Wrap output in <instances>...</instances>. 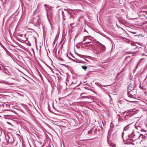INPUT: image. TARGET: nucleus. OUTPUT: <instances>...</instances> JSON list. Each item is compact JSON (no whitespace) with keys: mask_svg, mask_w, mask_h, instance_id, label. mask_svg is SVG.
<instances>
[{"mask_svg":"<svg viewBox=\"0 0 147 147\" xmlns=\"http://www.w3.org/2000/svg\"><path fill=\"white\" fill-rule=\"evenodd\" d=\"M6 139L9 143L11 144L14 146L17 145V142L14 140L13 136L11 134H9L6 136Z\"/></svg>","mask_w":147,"mask_h":147,"instance_id":"1","label":"nucleus"},{"mask_svg":"<svg viewBox=\"0 0 147 147\" xmlns=\"http://www.w3.org/2000/svg\"><path fill=\"white\" fill-rule=\"evenodd\" d=\"M127 94L129 97L135 98V96H134L136 95V89L133 90H131V91H128Z\"/></svg>","mask_w":147,"mask_h":147,"instance_id":"2","label":"nucleus"},{"mask_svg":"<svg viewBox=\"0 0 147 147\" xmlns=\"http://www.w3.org/2000/svg\"><path fill=\"white\" fill-rule=\"evenodd\" d=\"M133 130H132L131 131V133H129L128 135V138L129 139L133 141L134 140L133 138L135 136V134L133 132Z\"/></svg>","mask_w":147,"mask_h":147,"instance_id":"3","label":"nucleus"},{"mask_svg":"<svg viewBox=\"0 0 147 147\" xmlns=\"http://www.w3.org/2000/svg\"><path fill=\"white\" fill-rule=\"evenodd\" d=\"M134 88V86L131 84H129L128 88V91H131L133 90H135L136 89H135Z\"/></svg>","mask_w":147,"mask_h":147,"instance_id":"4","label":"nucleus"},{"mask_svg":"<svg viewBox=\"0 0 147 147\" xmlns=\"http://www.w3.org/2000/svg\"><path fill=\"white\" fill-rule=\"evenodd\" d=\"M85 94L82 93L80 94V95L81 96V98H91V96H86L85 95H85Z\"/></svg>","mask_w":147,"mask_h":147,"instance_id":"5","label":"nucleus"},{"mask_svg":"<svg viewBox=\"0 0 147 147\" xmlns=\"http://www.w3.org/2000/svg\"><path fill=\"white\" fill-rule=\"evenodd\" d=\"M132 130V129L128 127V125H127L124 127L123 129V131H127L128 132H129V131H131Z\"/></svg>","mask_w":147,"mask_h":147,"instance_id":"6","label":"nucleus"},{"mask_svg":"<svg viewBox=\"0 0 147 147\" xmlns=\"http://www.w3.org/2000/svg\"><path fill=\"white\" fill-rule=\"evenodd\" d=\"M124 39H125L126 40V41H125V42H127V43H130L131 45H132L133 46H136V44L135 43H134L132 42L131 41H129V40L127 39H126V38H125Z\"/></svg>","mask_w":147,"mask_h":147,"instance_id":"7","label":"nucleus"},{"mask_svg":"<svg viewBox=\"0 0 147 147\" xmlns=\"http://www.w3.org/2000/svg\"><path fill=\"white\" fill-rule=\"evenodd\" d=\"M98 43L100 45L99 46V47L103 50H105L106 49V47L105 46L100 43L99 42H98Z\"/></svg>","mask_w":147,"mask_h":147,"instance_id":"8","label":"nucleus"},{"mask_svg":"<svg viewBox=\"0 0 147 147\" xmlns=\"http://www.w3.org/2000/svg\"><path fill=\"white\" fill-rule=\"evenodd\" d=\"M86 38V37H84V40H83L82 42H81V43L83 42L84 41L86 42L84 43V44L86 43H90L91 42L89 40H88L87 38Z\"/></svg>","mask_w":147,"mask_h":147,"instance_id":"9","label":"nucleus"},{"mask_svg":"<svg viewBox=\"0 0 147 147\" xmlns=\"http://www.w3.org/2000/svg\"><path fill=\"white\" fill-rule=\"evenodd\" d=\"M17 38H17V39L18 40L20 41L21 42H23V43L25 42L27 40V39L26 38L25 40H23V39H20L18 37H17Z\"/></svg>","mask_w":147,"mask_h":147,"instance_id":"10","label":"nucleus"},{"mask_svg":"<svg viewBox=\"0 0 147 147\" xmlns=\"http://www.w3.org/2000/svg\"><path fill=\"white\" fill-rule=\"evenodd\" d=\"M135 140H136V139H134V141H132L131 143V144L133 145H136V144H137V142L136 143V142H135Z\"/></svg>","mask_w":147,"mask_h":147,"instance_id":"11","label":"nucleus"},{"mask_svg":"<svg viewBox=\"0 0 147 147\" xmlns=\"http://www.w3.org/2000/svg\"><path fill=\"white\" fill-rule=\"evenodd\" d=\"M44 6L45 7L49 9H51L52 8V7L51 6H49V5L47 4H45Z\"/></svg>","mask_w":147,"mask_h":147,"instance_id":"12","label":"nucleus"},{"mask_svg":"<svg viewBox=\"0 0 147 147\" xmlns=\"http://www.w3.org/2000/svg\"><path fill=\"white\" fill-rule=\"evenodd\" d=\"M82 68L85 70H86L87 69V67L86 66H82Z\"/></svg>","mask_w":147,"mask_h":147,"instance_id":"13","label":"nucleus"},{"mask_svg":"<svg viewBox=\"0 0 147 147\" xmlns=\"http://www.w3.org/2000/svg\"><path fill=\"white\" fill-rule=\"evenodd\" d=\"M72 60L74 61V62H76V63H78L79 60L77 59H75L74 60L72 59Z\"/></svg>","mask_w":147,"mask_h":147,"instance_id":"14","label":"nucleus"},{"mask_svg":"<svg viewBox=\"0 0 147 147\" xmlns=\"http://www.w3.org/2000/svg\"><path fill=\"white\" fill-rule=\"evenodd\" d=\"M139 88L141 89H142V90H143L144 89V88H143L141 86V84H140V85H139Z\"/></svg>","mask_w":147,"mask_h":147,"instance_id":"15","label":"nucleus"},{"mask_svg":"<svg viewBox=\"0 0 147 147\" xmlns=\"http://www.w3.org/2000/svg\"><path fill=\"white\" fill-rule=\"evenodd\" d=\"M75 53L77 55H78V56H79L80 57H81V56H82V55H80V54H78L77 53L76 51H75Z\"/></svg>","mask_w":147,"mask_h":147,"instance_id":"16","label":"nucleus"},{"mask_svg":"<svg viewBox=\"0 0 147 147\" xmlns=\"http://www.w3.org/2000/svg\"><path fill=\"white\" fill-rule=\"evenodd\" d=\"M0 44L1 45L2 47L5 50L6 49V48L2 44Z\"/></svg>","mask_w":147,"mask_h":147,"instance_id":"17","label":"nucleus"},{"mask_svg":"<svg viewBox=\"0 0 147 147\" xmlns=\"http://www.w3.org/2000/svg\"><path fill=\"white\" fill-rule=\"evenodd\" d=\"M139 63H138L137 64V65L136 66L135 68H136V69H137L138 68V66H139Z\"/></svg>","mask_w":147,"mask_h":147,"instance_id":"18","label":"nucleus"},{"mask_svg":"<svg viewBox=\"0 0 147 147\" xmlns=\"http://www.w3.org/2000/svg\"><path fill=\"white\" fill-rule=\"evenodd\" d=\"M78 63H84L83 61L81 60H79Z\"/></svg>","mask_w":147,"mask_h":147,"instance_id":"19","label":"nucleus"},{"mask_svg":"<svg viewBox=\"0 0 147 147\" xmlns=\"http://www.w3.org/2000/svg\"><path fill=\"white\" fill-rule=\"evenodd\" d=\"M124 132H123L122 133V138L123 139V136L124 135Z\"/></svg>","mask_w":147,"mask_h":147,"instance_id":"20","label":"nucleus"},{"mask_svg":"<svg viewBox=\"0 0 147 147\" xmlns=\"http://www.w3.org/2000/svg\"><path fill=\"white\" fill-rule=\"evenodd\" d=\"M88 133L89 134H91L92 133V131L91 130L88 131Z\"/></svg>","mask_w":147,"mask_h":147,"instance_id":"21","label":"nucleus"},{"mask_svg":"<svg viewBox=\"0 0 147 147\" xmlns=\"http://www.w3.org/2000/svg\"><path fill=\"white\" fill-rule=\"evenodd\" d=\"M43 39H42L41 40H40V42L41 43H42L43 42Z\"/></svg>","mask_w":147,"mask_h":147,"instance_id":"22","label":"nucleus"},{"mask_svg":"<svg viewBox=\"0 0 147 147\" xmlns=\"http://www.w3.org/2000/svg\"><path fill=\"white\" fill-rule=\"evenodd\" d=\"M142 136V138L143 136V134H140V136H139V138H140L141 136Z\"/></svg>","mask_w":147,"mask_h":147,"instance_id":"23","label":"nucleus"},{"mask_svg":"<svg viewBox=\"0 0 147 147\" xmlns=\"http://www.w3.org/2000/svg\"><path fill=\"white\" fill-rule=\"evenodd\" d=\"M35 42L36 44L37 41L36 39V37H35Z\"/></svg>","mask_w":147,"mask_h":147,"instance_id":"24","label":"nucleus"},{"mask_svg":"<svg viewBox=\"0 0 147 147\" xmlns=\"http://www.w3.org/2000/svg\"><path fill=\"white\" fill-rule=\"evenodd\" d=\"M67 57L69 58V59H71V60H72V59H71L70 57H69L67 55Z\"/></svg>","mask_w":147,"mask_h":147,"instance_id":"25","label":"nucleus"},{"mask_svg":"<svg viewBox=\"0 0 147 147\" xmlns=\"http://www.w3.org/2000/svg\"><path fill=\"white\" fill-rule=\"evenodd\" d=\"M0 70H2V69L1 67L0 66Z\"/></svg>","mask_w":147,"mask_h":147,"instance_id":"26","label":"nucleus"},{"mask_svg":"<svg viewBox=\"0 0 147 147\" xmlns=\"http://www.w3.org/2000/svg\"><path fill=\"white\" fill-rule=\"evenodd\" d=\"M140 12H146V11H140Z\"/></svg>","mask_w":147,"mask_h":147,"instance_id":"27","label":"nucleus"},{"mask_svg":"<svg viewBox=\"0 0 147 147\" xmlns=\"http://www.w3.org/2000/svg\"><path fill=\"white\" fill-rule=\"evenodd\" d=\"M85 37H91L90 36H85Z\"/></svg>","mask_w":147,"mask_h":147,"instance_id":"28","label":"nucleus"},{"mask_svg":"<svg viewBox=\"0 0 147 147\" xmlns=\"http://www.w3.org/2000/svg\"><path fill=\"white\" fill-rule=\"evenodd\" d=\"M46 1L47 2H49V0H46Z\"/></svg>","mask_w":147,"mask_h":147,"instance_id":"29","label":"nucleus"},{"mask_svg":"<svg viewBox=\"0 0 147 147\" xmlns=\"http://www.w3.org/2000/svg\"><path fill=\"white\" fill-rule=\"evenodd\" d=\"M144 130V129H141V130L142 131H143V130Z\"/></svg>","mask_w":147,"mask_h":147,"instance_id":"30","label":"nucleus"},{"mask_svg":"<svg viewBox=\"0 0 147 147\" xmlns=\"http://www.w3.org/2000/svg\"><path fill=\"white\" fill-rule=\"evenodd\" d=\"M61 123H63V121H61V122H60Z\"/></svg>","mask_w":147,"mask_h":147,"instance_id":"31","label":"nucleus"},{"mask_svg":"<svg viewBox=\"0 0 147 147\" xmlns=\"http://www.w3.org/2000/svg\"><path fill=\"white\" fill-rule=\"evenodd\" d=\"M72 56V57H73V58H75V57H74V56H72Z\"/></svg>","mask_w":147,"mask_h":147,"instance_id":"32","label":"nucleus"},{"mask_svg":"<svg viewBox=\"0 0 147 147\" xmlns=\"http://www.w3.org/2000/svg\"><path fill=\"white\" fill-rule=\"evenodd\" d=\"M17 49L19 50V49H18V48H17Z\"/></svg>","mask_w":147,"mask_h":147,"instance_id":"33","label":"nucleus"},{"mask_svg":"<svg viewBox=\"0 0 147 147\" xmlns=\"http://www.w3.org/2000/svg\"><path fill=\"white\" fill-rule=\"evenodd\" d=\"M64 10H66V9H65Z\"/></svg>","mask_w":147,"mask_h":147,"instance_id":"34","label":"nucleus"}]
</instances>
